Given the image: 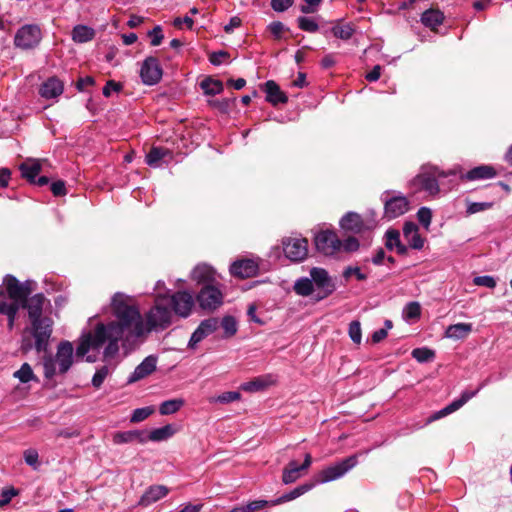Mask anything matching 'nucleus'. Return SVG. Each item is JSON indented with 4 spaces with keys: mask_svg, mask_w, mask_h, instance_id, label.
Returning <instances> with one entry per match:
<instances>
[{
    "mask_svg": "<svg viewBox=\"0 0 512 512\" xmlns=\"http://www.w3.org/2000/svg\"><path fill=\"white\" fill-rule=\"evenodd\" d=\"M111 308L116 320L108 324H98L93 331L83 334L76 348V356L84 357L90 351H99L106 344L103 359L114 358L119 352V341L123 347L130 348L152 330H163L172 321V310L164 297H158L155 305L143 319L133 299L117 292L111 301Z\"/></svg>",
    "mask_w": 512,
    "mask_h": 512,
    "instance_id": "1",
    "label": "nucleus"
},
{
    "mask_svg": "<svg viewBox=\"0 0 512 512\" xmlns=\"http://www.w3.org/2000/svg\"><path fill=\"white\" fill-rule=\"evenodd\" d=\"M28 311L30 327L25 328L21 341V351L28 353L32 348L40 352H46L52 335L53 320L43 316V312L51 307L42 293L35 294L21 305Z\"/></svg>",
    "mask_w": 512,
    "mask_h": 512,
    "instance_id": "2",
    "label": "nucleus"
},
{
    "mask_svg": "<svg viewBox=\"0 0 512 512\" xmlns=\"http://www.w3.org/2000/svg\"><path fill=\"white\" fill-rule=\"evenodd\" d=\"M73 354L74 347L71 342H60L55 357L49 355L43 358L44 376L51 379L57 373H66L73 364Z\"/></svg>",
    "mask_w": 512,
    "mask_h": 512,
    "instance_id": "3",
    "label": "nucleus"
},
{
    "mask_svg": "<svg viewBox=\"0 0 512 512\" xmlns=\"http://www.w3.org/2000/svg\"><path fill=\"white\" fill-rule=\"evenodd\" d=\"M199 308L206 312H213L222 306L224 294L216 285H204L196 295Z\"/></svg>",
    "mask_w": 512,
    "mask_h": 512,
    "instance_id": "4",
    "label": "nucleus"
},
{
    "mask_svg": "<svg viewBox=\"0 0 512 512\" xmlns=\"http://www.w3.org/2000/svg\"><path fill=\"white\" fill-rule=\"evenodd\" d=\"M438 177H446V174L440 172L436 167L424 166L420 173L412 180V185L434 196L439 192Z\"/></svg>",
    "mask_w": 512,
    "mask_h": 512,
    "instance_id": "5",
    "label": "nucleus"
},
{
    "mask_svg": "<svg viewBox=\"0 0 512 512\" xmlns=\"http://www.w3.org/2000/svg\"><path fill=\"white\" fill-rule=\"evenodd\" d=\"M310 277L314 288L317 290V301L327 298L336 290V283L334 279L325 269L319 267L312 268L310 270Z\"/></svg>",
    "mask_w": 512,
    "mask_h": 512,
    "instance_id": "6",
    "label": "nucleus"
},
{
    "mask_svg": "<svg viewBox=\"0 0 512 512\" xmlns=\"http://www.w3.org/2000/svg\"><path fill=\"white\" fill-rule=\"evenodd\" d=\"M3 285L5 286L7 292L10 293V297H12L18 303L19 307L24 304V302L28 299V296L35 289L34 281L27 280L21 283L12 275L5 276Z\"/></svg>",
    "mask_w": 512,
    "mask_h": 512,
    "instance_id": "7",
    "label": "nucleus"
},
{
    "mask_svg": "<svg viewBox=\"0 0 512 512\" xmlns=\"http://www.w3.org/2000/svg\"><path fill=\"white\" fill-rule=\"evenodd\" d=\"M163 297L168 306L172 307L173 312L182 318H187L191 314L196 302L194 296L188 291H178L171 296Z\"/></svg>",
    "mask_w": 512,
    "mask_h": 512,
    "instance_id": "8",
    "label": "nucleus"
},
{
    "mask_svg": "<svg viewBox=\"0 0 512 512\" xmlns=\"http://www.w3.org/2000/svg\"><path fill=\"white\" fill-rule=\"evenodd\" d=\"M42 39V33L37 25H24L15 34L16 47L27 50L36 47Z\"/></svg>",
    "mask_w": 512,
    "mask_h": 512,
    "instance_id": "9",
    "label": "nucleus"
},
{
    "mask_svg": "<svg viewBox=\"0 0 512 512\" xmlns=\"http://www.w3.org/2000/svg\"><path fill=\"white\" fill-rule=\"evenodd\" d=\"M357 464V456L353 455L350 456L341 462H338L334 465H331L325 469H323L319 473V479L318 481L320 483H326L330 482L336 479L341 478L343 475H345L349 470H351L353 467H355Z\"/></svg>",
    "mask_w": 512,
    "mask_h": 512,
    "instance_id": "10",
    "label": "nucleus"
},
{
    "mask_svg": "<svg viewBox=\"0 0 512 512\" xmlns=\"http://www.w3.org/2000/svg\"><path fill=\"white\" fill-rule=\"evenodd\" d=\"M314 243L318 252L331 256L339 252L341 240L334 231L323 230L315 235Z\"/></svg>",
    "mask_w": 512,
    "mask_h": 512,
    "instance_id": "11",
    "label": "nucleus"
},
{
    "mask_svg": "<svg viewBox=\"0 0 512 512\" xmlns=\"http://www.w3.org/2000/svg\"><path fill=\"white\" fill-rule=\"evenodd\" d=\"M218 328V318L211 317L202 320L195 331L192 333L188 342V348L195 349L202 340L213 334Z\"/></svg>",
    "mask_w": 512,
    "mask_h": 512,
    "instance_id": "12",
    "label": "nucleus"
},
{
    "mask_svg": "<svg viewBox=\"0 0 512 512\" xmlns=\"http://www.w3.org/2000/svg\"><path fill=\"white\" fill-rule=\"evenodd\" d=\"M409 210V201L403 195L393 196L384 200V213L389 219L397 218Z\"/></svg>",
    "mask_w": 512,
    "mask_h": 512,
    "instance_id": "13",
    "label": "nucleus"
},
{
    "mask_svg": "<svg viewBox=\"0 0 512 512\" xmlns=\"http://www.w3.org/2000/svg\"><path fill=\"white\" fill-rule=\"evenodd\" d=\"M230 271L240 278L254 277L258 273V263L254 258H241L231 265Z\"/></svg>",
    "mask_w": 512,
    "mask_h": 512,
    "instance_id": "14",
    "label": "nucleus"
},
{
    "mask_svg": "<svg viewBox=\"0 0 512 512\" xmlns=\"http://www.w3.org/2000/svg\"><path fill=\"white\" fill-rule=\"evenodd\" d=\"M140 75L142 81L147 85H154L161 79L162 70L155 58H147L141 67Z\"/></svg>",
    "mask_w": 512,
    "mask_h": 512,
    "instance_id": "15",
    "label": "nucleus"
},
{
    "mask_svg": "<svg viewBox=\"0 0 512 512\" xmlns=\"http://www.w3.org/2000/svg\"><path fill=\"white\" fill-rule=\"evenodd\" d=\"M282 250L285 256H307L308 240L306 238H284L282 240Z\"/></svg>",
    "mask_w": 512,
    "mask_h": 512,
    "instance_id": "16",
    "label": "nucleus"
},
{
    "mask_svg": "<svg viewBox=\"0 0 512 512\" xmlns=\"http://www.w3.org/2000/svg\"><path fill=\"white\" fill-rule=\"evenodd\" d=\"M478 393V390L475 391H464L459 399L454 400L449 405L444 407L443 409L439 410L435 414H433L428 422H432L435 420H438L442 417H445L458 409H460L465 403H467L471 398H473Z\"/></svg>",
    "mask_w": 512,
    "mask_h": 512,
    "instance_id": "17",
    "label": "nucleus"
},
{
    "mask_svg": "<svg viewBox=\"0 0 512 512\" xmlns=\"http://www.w3.org/2000/svg\"><path fill=\"white\" fill-rule=\"evenodd\" d=\"M191 279L197 284H202L203 286L213 285L217 282V273L211 266L207 264H200L192 270Z\"/></svg>",
    "mask_w": 512,
    "mask_h": 512,
    "instance_id": "18",
    "label": "nucleus"
},
{
    "mask_svg": "<svg viewBox=\"0 0 512 512\" xmlns=\"http://www.w3.org/2000/svg\"><path fill=\"white\" fill-rule=\"evenodd\" d=\"M156 369V358L152 356L146 357L134 370V372L128 378V383L137 382L148 375H150Z\"/></svg>",
    "mask_w": 512,
    "mask_h": 512,
    "instance_id": "19",
    "label": "nucleus"
},
{
    "mask_svg": "<svg viewBox=\"0 0 512 512\" xmlns=\"http://www.w3.org/2000/svg\"><path fill=\"white\" fill-rule=\"evenodd\" d=\"M169 492V489L164 485L150 486L139 500V505L148 506L162 498Z\"/></svg>",
    "mask_w": 512,
    "mask_h": 512,
    "instance_id": "20",
    "label": "nucleus"
},
{
    "mask_svg": "<svg viewBox=\"0 0 512 512\" xmlns=\"http://www.w3.org/2000/svg\"><path fill=\"white\" fill-rule=\"evenodd\" d=\"M275 382L276 380L272 375H264L241 384V389L250 393L258 392L274 385Z\"/></svg>",
    "mask_w": 512,
    "mask_h": 512,
    "instance_id": "21",
    "label": "nucleus"
},
{
    "mask_svg": "<svg viewBox=\"0 0 512 512\" xmlns=\"http://www.w3.org/2000/svg\"><path fill=\"white\" fill-rule=\"evenodd\" d=\"M403 237L408 245L414 249H421L424 245V240L418 233V227L413 222H406L403 227Z\"/></svg>",
    "mask_w": 512,
    "mask_h": 512,
    "instance_id": "22",
    "label": "nucleus"
},
{
    "mask_svg": "<svg viewBox=\"0 0 512 512\" xmlns=\"http://www.w3.org/2000/svg\"><path fill=\"white\" fill-rule=\"evenodd\" d=\"M471 332V323H457L446 328L445 337L453 340H462L467 338Z\"/></svg>",
    "mask_w": 512,
    "mask_h": 512,
    "instance_id": "23",
    "label": "nucleus"
},
{
    "mask_svg": "<svg viewBox=\"0 0 512 512\" xmlns=\"http://www.w3.org/2000/svg\"><path fill=\"white\" fill-rule=\"evenodd\" d=\"M265 92L267 94L266 100L273 105L286 103L288 100L287 96L280 90L279 85L273 80L265 83Z\"/></svg>",
    "mask_w": 512,
    "mask_h": 512,
    "instance_id": "24",
    "label": "nucleus"
},
{
    "mask_svg": "<svg viewBox=\"0 0 512 512\" xmlns=\"http://www.w3.org/2000/svg\"><path fill=\"white\" fill-rule=\"evenodd\" d=\"M133 441L145 443L147 441L145 432L139 430H131L125 432H117L113 435V442L115 444L130 443Z\"/></svg>",
    "mask_w": 512,
    "mask_h": 512,
    "instance_id": "25",
    "label": "nucleus"
},
{
    "mask_svg": "<svg viewBox=\"0 0 512 512\" xmlns=\"http://www.w3.org/2000/svg\"><path fill=\"white\" fill-rule=\"evenodd\" d=\"M18 303L10 297L5 286H0V313L1 314H17L19 310Z\"/></svg>",
    "mask_w": 512,
    "mask_h": 512,
    "instance_id": "26",
    "label": "nucleus"
},
{
    "mask_svg": "<svg viewBox=\"0 0 512 512\" xmlns=\"http://www.w3.org/2000/svg\"><path fill=\"white\" fill-rule=\"evenodd\" d=\"M63 92V84L56 78H50L42 84L40 94L46 99L58 97Z\"/></svg>",
    "mask_w": 512,
    "mask_h": 512,
    "instance_id": "27",
    "label": "nucleus"
},
{
    "mask_svg": "<svg viewBox=\"0 0 512 512\" xmlns=\"http://www.w3.org/2000/svg\"><path fill=\"white\" fill-rule=\"evenodd\" d=\"M340 226L346 231L358 233L363 228V221L359 214L349 212L340 220Z\"/></svg>",
    "mask_w": 512,
    "mask_h": 512,
    "instance_id": "28",
    "label": "nucleus"
},
{
    "mask_svg": "<svg viewBox=\"0 0 512 512\" xmlns=\"http://www.w3.org/2000/svg\"><path fill=\"white\" fill-rule=\"evenodd\" d=\"M22 177L26 178L29 182H35L36 176L41 171V164L38 160H27L19 167Z\"/></svg>",
    "mask_w": 512,
    "mask_h": 512,
    "instance_id": "29",
    "label": "nucleus"
},
{
    "mask_svg": "<svg viewBox=\"0 0 512 512\" xmlns=\"http://www.w3.org/2000/svg\"><path fill=\"white\" fill-rule=\"evenodd\" d=\"M170 156L171 153L168 149L161 147H152L149 153L146 155V163L154 168L160 167L162 160Z\"/></svg>",
    "mask_w": 512,
    "mask_h": 512,
    "instance_id": "30",
    "label": "nucleus"
},
{
    "mask_svg": "<svg viewBox=\"0 0 512 512\" xmlns=\"http://www.w3.org/2000/svg\"><path fill=\"white\" fill-rule=\"evenodd\" d=\"M294 292L302 297H308L315 291L311 277H301L293 285Z\"/></svg>",
    "mask_w": 512,
    "mask_h": 512,
    "instance_id": "31",
    "label": "nucleus"
},
{
    "mask_svg": "<svg viewBox=\"0 0 512 512\" xmlns=\"http://www.w3.org/2000/svg\"><path fill=\"white\" fill-rule=\"evenodd\" d=\"M443 19V13L436 9H429L421 16L422 23L431 29H435L437 26L442 24Z\"/></svg>",
    "mask_w": 512,
    "mask_h": 512,
    "instance_id": "32",
    "label": "nucleus"
},
{
    "mask_svg": "<svg viewBox=\"0 0 512 512\" xmlns=\"http://www.w3.org/2000/svg\"><path fill=\"white\" fill-rule=\"evenodd\" d=\"M95 36V31L86 25H77L72 30V39L77 43H85L92 40Z\"/></svg>",
    "mask_w": 512,
    "mask_h": 512,
    "instance_id": "33",
    "label": "nucleus"
},
{
    "mask_svg": "<svg viewBox=\"0 0 512 512\" xmlns=\"http://www.w3.org/2000/svg\"><path fill=\"white\" fill-rule=\"evenodd\" d=\"M176 430L170 424L165 425L160 428H156L152 430L148 436H146L147 440L153 442H160L169 439L175 434Z\"/></svg>",
    "mask_w": 512,
    "mask_h": 512,
    "instance_id": "34",
    "label": "nucleus"
},
{
    "mask_svg": "<svg viewBox=\"0 0 512 512\" xmlns=\"http://www.w3.org/2000/svg\"><path fill=\"white\" fill-rule=\"evenodd\" d=\"M495 170L491 166H478L466 174L468 180L489 179L495 176Z\"/></svg>",
    "mask_w": 512,
    "mask_h": 512,
    "instance_id": "35",
    "label": "nucleus"
},
{
    "mask_svg": "<svg viewBox=\"0 0 512 512\" xmlns=\"http://www.w3.org/2000/svg\"><path fill=\"white\" fill-rule=\"evenodd\" d=\"M219 327L223 330V338H231L237 333L238 327L233 316L226 315L219 321Z\"/></svg>",
    "mask_w": 512,
    "mask_h": 512,
    "instance_id": "36",
    "label": "nucleus"
},
{
    "mask_svg": "<svg viewBox=\"0 0 512 512\" xmlns=\"http://www.w3.org/2000/svg\"><path fill=\"white\" fill-rule=\"evenodd\" d=\"M13 377L18 379L21 383H28L30 381H38L34 374L32 367L28 363H23L20 369L13 373Z\"/></svg>",
    "mask_w": 512,
    "mask_h": 512,
    "instance_id": "37",
    "label": "nucleus"
},
{
    "mask_svg": "<svg viewBox=\"0 0 512 512\" xmlns=\"http://www.w3.org/2000/svg\"><path fill=\"white\" fill-rule=\"evenodd\" d=\"M331 32L339 39L348 40L353 36L355 29L349 23H337L331 28Z\"/></svg>",
    "mask_w": 512,
    "mask_h": 512,
    "instance_id": "38",
    "label": "nucleus"
},
{
    "mask_svg": "<svg viewBox=\"0 0 512 512\" xmlns=\"http://www.w3.org/2000/svg\"><path fill=\"white\" fill-rule=\"evenodd\" d=\"M386 238V245L390 250L395 247L398 254H404L406 252V247L400 243V233L397 230L387 231Z\"/></svg>",
    "mask_w": 512,
    "mask_h": 512,
    "instance_id": "39",
    "label": "nucleus"
},
{
    "mask_svg": "<svg viewBox=\"0 0 512 512\" xmlns=\"http://www.w3.org/2000/svg\"><path fill=\"white\" fill-rule=\"evenodd\" d=\"M184 403V400L181 398L166 400L161 403L159 412L161 415L174 414L180 410Z\"/></svg>",
    "mask_w": 512,
    "mask_h": 512,
    "instance_id": "40",
    "label": "nucleus"
},
{
    "mask_svg": "<svg viewBox=\"0 0 512 512\" xmlns=\"http://www.w3.org/2000/svg\"><path fill=\"white\" fill-rule=\"evenodd\" d=\"M311 488H312V485H309V484L301 485V486L295 488L294 490H292L291 492H289V493L281 496L280 498L272 501L271 505H278L280 503L296 499L297 497H299V496L303 495L304 493L308 492Z\"/></svg>",
    "mask_w": 512,
    "mask_h": 512,
    "instance_id": "41",
    "label": "nucleus"
},
{
    "mask_svg": "<svg viewBox=\"0 0 512 512\" xmlns=\"http://www.w3.org/2000/svg\"><path fill=\"white\" fill-rule=\"evenodd\" d=\"M302 470L295 461H291L283 471L282 481L285 484L295 482L299 478V472Z\"/></svg>",
    "mask_w": 512,
    "mask_h": 512,
    "instance_id": "42",
    "label": "nucleus"
},
{
    "mask_svg": "<svg viewBox=\"0 0 512 512\" xmlns=\"http://www.w3.org/2000/svg\"><path fill=\"white\" fill-rule=\"evenodd\" d=\"M200 86L207 95H217L223 91L222 83L211 78L204 79Z\"/></svg>",
    "mask_w": 512,
    "mask_h": 512,
    "instance_id": "43",
    "label": "nucleus"
},
{
    "mask_svg": "<svg viewBox=\"0 0 512 512\" xmlns=\"http://www.w3.org/2000/svg\"><path fill=\"white\" fill-rule=\"evenodd\" d=\"M412 356L418 362L423 363L433 360L435 353L433 350L428 348H416L412 351Z\"/></svg>",
    "mask_w": 512,
    "mask_h": 512,
    "instance_id": "44",
    "label": "nucleus"
},
{
    "mask_svg": "<svg viewBox=\"0 0 512 512\" xmlns=\"http://www.w3.org/2000/svg\"><path fill=\"white\" fill-rule=\"evenodd\" d=\"M421 307L418 302L408 303L403 310V317L406 320L417 319L420 317Z\"/></svg>",
    "mask_w": 512,
    "mask_h": 512,
    "instance_id": "45",
    "label": "nucleus"
},
{
    "mask_svg": "<svg viewBox=\"0 0 512 512\" xmlns=\"http://www.w3.org/2000/svg\"><path fill=\"white\" fill-rule=\"evenodd\" d=\"M154 411L155 410L152 406L135 409L130 420L133 423L141 422L153 414Z\"/></svg>",
    "mask_w": 512,
    "mask_h": 512,
    "instance_id": "46",
    "label": "nucleus"
},
{
    "mask_svg": "<svg viewBox=\"0 0 512 512\" xmlns=\"http://www.w3.org/2000/svg\"><path fill=\"white\" fill-rule=\"evenodd\" d=\"M110 373V368L108 366H102L101 368H99L93 378H92V385L93 387H95L96 389H99L101 387V385L103 384L104 380L106 379V377L109 375Z\"/></svg>",
    "mask_w": 512,
    "mask_h": 512,
    "instance_id": "47",
    "label": "nucleus"
},
{
    "mask_svg": "<svg viewBox=\"0 0 512 512\" xmlns=\"http://www.w3.org/2000/svg\"><path fill=\"white\" fill-rule=\"evenodd\" d=\"M359 248V242L354 237H348L346 240L341 241V245L339 247V252L344 253H353L356 252Z\"/></svg>",
    "mask_w": 512,
    "mask_h": 512,
    "instance_id": "48",
    "label": "nucleus"
},
{
    "mask_svg": "<svg viewBox=\"0 0 512 512\" xmlns=\"http://www.w3.org/2000/svg\"><path fill=\"white\" fill-rule=\"evenodd\" d=\"M23 456L26 464L31 466L33 469L36 470L39 467V454L37 450L32 448L27 449L24 451Z\"/></svg>",
    "mask_w": 512,
    "mask_h": 512,
    "instance_id": "49",
    "label": "nucleus"
},
{
    "mask_svg": "<svg viewBox=\"0 0 512 512\" xmlns=\"http://www.w3.org/2000/svg\"><path fill=\"white\" fill-rule=\"evenodd\" d=\"M297 21L300 29L310 33L316 32L319 28L318 24L308 17H299Z\"/></svg>",
    "mask_w": 512,
    "mask_h": 512,
    "instance_id": "50",
    "label": "nucleus"
},
{
    "mask_svg": "<svg viewBox=\"0 0 512 512\" xmlns=\"http://www.w3.org/2000/svg\"><path fill=\"white\" fill-rule=\"evenodd\" d=\"M349 336L354 343H356V344L361 343L362 332H361V325H360L359 321H352L349 324Z\"/></svg>",
    "mask_w": 512,
    "mask_h": 512,
    "instance_id": "51",
    "label": "nucleus"
},
{
    "mask_svg": "<svg viewBox=\"0 0 512 512\" xmlns=\"http://www.w3.org/2000/svg\"><path fill=\"white\" fill-rule=\"evenodd\" d=\"M418 222L421 223L426 230H428L431 219H432V211L427 207H422L417 212Z\"/></svg>",
    "mask_w": 512,
    "mask_h": 512,
    "instance_id": "52",
    "label": "nucleus"
},
{
    "mask_svg": "<svg viewBox=\"0 0 512 512\" xmlns=\"http://www.w3.org/2000/svg\"><path fill=\"white\" fill-rule=\"evenodd\" d=\"M18 495V490L15 488L3 489L0 494V507H4L10 503L13 497Z\"/></svg>",
    "mask_w": 512,
    "mask_h": 512,
    "instance_id": "53",
    "label": "nucleus"
},
{
    "mask_svg": "<svg viewBox=\"0 0 512 512\" xmlns=\"http://www.w3.org/2000/svg\"><path fill=\"white\" fill-rule=\"evenodd\" d=\"M240 398H241V394L239 392L229 391V392H224L221 395H219L215 399V401L220 402V403H230V402L237 401Z\"/></svg>",
    "mask_w": 512,
    "mask_h": 512,
    "instance_id": "54",
    "label": "nucleus"
},
{
    "mask_svg": "<svg viewBox=\"0 0 512 512\" xmlns=\"http://www.w3.org/2000/svg\"><path fill=\"white\" fill-rule=\"evenodd\" d=\"M270 32L276 39H280L284 31L288 30L280 21H274L268 26Z\"/></svg>",
    "mask_w": 512,
    "mask_h": 512,
    "instance_id": "55",
    "label": "nucleus"
},
{
    "mask_svg": "<svg viewBox=\"0 0 512 512\" xmlns=\"http://www.w3.org/2000/svg\"><path fill=\"white\" fill-rule=\"evenodd\" d=\"M474 284L477 286H485L488 288H494L496 286V281L492 276H477L473 280Z\"/></svg>",
    "mask_w": 512,
    "mask_h": 512,
    "instance_id": "56",
    "label": "nucleus"
},
{
    "mask_svg": "<svg viewBox=\"0 0 512 512\" xmlns=\"http://www.w3.org/2000/svg\"><path fill=\"white\" fill-rule=\"evenodd\" d=\"M293 0H271V7L274 11L283 12L291 7Z\"/></svg>",
    "mask_w": 512,
    "mask_h": 512,
    "instance_id": "57",
    "label": "nucleus"
},
{
    "mask_svg": "<svg viewBox=\"0 0 512 512\" xmlns=\"http://www.w3.org/2000/svg\"><path fill=\"white\" fill-rule=\"evenodd\" d=\"M304 2L305 5H302L300 10L302 13L310 14L316 12L322 0H304Z\"/></svg>",
    "mask_w": 512,
    "mask_h": 512,
    "instance_id": "58",
    "label": "nucleus"
},
{
    "mask_svg": "<svg viewBox=\"0 0 512 512\" xmlns=\"http://www.w3.org/2000/svg\"><path fill=\"white\" fill-rule=\"evenodd\" d=\"M149 36L152 38L151 39L152 46L160 45V43L162 42L163 37H164L160 26L154 27V29L149 32Z\"/></svg>",
    "mask_w": 512,
    "mask_h": 512,
    "instance_id": "59",
    "label": "nucleus"
},
{
    "mask_svg": "<svg viewBox=\"0 0 512 512\" xmlns=\"http://www.w3.org/2000/svg\"><path fill=\"white\" fill-rule=\"evenodd\" d=\"M121 89H122V85L120 83L110 80L106 83V85L103 88V95L105 97H109L111 95L112 91L118 92Z\"/></svg>",
    "mask_w": 512,
    "mask_h": 512,
    "instance_id": "60",
    "label": "nucleus"
},
{
    "mask_svg": "<svg viewBox=\"0 0 512 512\" xmlns=\"http://www.w3.org/2000/svg\"><path fill=\"white\" fill-rule=\"evenodd\" d=\"M492 206L491 203H487V202H475V203H471L468 208H467V212L469 214H474V213H477V212H480V211H483L487 208H490Z\"/></svg>",
    "mask_w": 512,
    "mask_h": 512,
    "instance_id": "61",
    "label": "nucleus"
},
{
    "mask_svg": "<svg viewBox=\"0 0 512 512\" xmlns=\"http://www.w3.org/2000/svg\"><path fill=\"white\" fill-rule=\"evenodd\" d=\"M352 275H354L358 280L366 279V275L364 273H362L358 267H348L343 272V276L345 278H349Z\"/></svg>",
    "mask_w": 512,
    "mask_h": 512,
    "instance_id": "62",
    "label": "nucleus"
},
{
    "mask_svg": "<svg viewBox=\"0 0 512 512\" xmlns=\"http://www.w3.org/2000/svg\"><path fill=\"white\" fill-rule=\"evenodd\" d=\"M268 504H271V502H268L266 500H255V501L249 502L245 506H246V511L254 512V511L262 509L263 507L267 506Z\"/></svg>",
    "mask_w": 512,
    "mask_h": 512,
    "instance_id": "63",
    "label": "nucleus"
},
{
    "mask_svg": "<svg viewBox=\"0 0 512 512\" xmlns=\"http://www.w3.org/2000/svg\"><path fill=\"white\" fill-rule=\"evenodd\" d=\"M51 191L55 196H63L66 194L65 183L63 181L53 182L51 185Z\"/></svg>",
    "mask_w": 512,
    "mask_h": 512,
    "instance_id": "64",
    "label": "nucleus"
}]
</instances>
